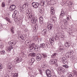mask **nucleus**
I'll use <instances>...</instances> for the list:
<instances>
[{
	"label": "nucleus",
	"instance_id": "64",
	"mask_svg": "<svg viewBox=\"0 0 77 77\" xmlns=\"http://www.w3.org/2000/svg\"><path fill=\"white\" fill-rule=\"evenodd\" d=\"M6 77H9V76H6Z\"/></svg>",
	"mask_w": 77,
	"mask_h": 77
},
{
	"label": "nucleus",
	"instance_id": "42",
	"mask_svg": "<svg viewBox=\"0 0 77 77\" xmlns=\"http://www.w3.org/2000/svg\"><path fill=\"white\" fill-rule=\"evenodd\" d=\"M68 77H73V76L72 75V74H68Z\"/></svg>",
	"mask_w": 77,
	"mask_h": 77
},
{
	"label": "nucleus",
	"instance_id": "58",
	"mask_svg": "<svg viewBox=\"0 0 77 77\" xmlns=\"http://www.w3.org/2000/svg\"><path fill=\"white\" fill-rule=\"evenodd\" d=\"M14 72H15V71H12V72H11V74H14V73H13Z\"/></svg>",
	"mask_w": 77,
	"mask_h": 77
},
{
	"label": "nucleus",
	"instance_id": "38",
	"mask_svg": "<svg viewBox=\"0 0 77 77\" xmlns=\"http://www.w3.org/2000/svg\"><path fill=\"white\" fill-rule=\"evenodd\" d=\"M66 56H67L68 57H69L70 56H71V53L70 52H68L66 53Z\"/></svg>",
	"mask_w": 77,
	"mask_h": 77
},
{
	"label": "nucleus",
	"instance_id": "45",
	"mask_svg": "<svg viewBox=\"0 0 77 77\" xmlns=\"http://www.w3.org/2000/svg\"><path fill=\"white\" fill-rule=\"evenodd\" d=\"M59 48V49H58V51H59V52H60L61 51H63V50L61 48Z\"/></svg>",
	"mask_w": 77,
	"mask_h": 77
},
{
	"label": "nucleus",
	"instance_id": "35",
	"mask_svg": "<svg viewBox=\"0 0 77 77\" xmlns=\"http://www.w3.org/2000/svg\"><path fill=\"white\" fill-rule=\"evenodd\" d=\"M2 7H4L5 6V3L4 2H2Z\"/></svg>",
	"mask_w": 77,
	"mask_h": 77
},
{
	"label": "nucleus",
	"instance_id": "1",
	"mask_svg": "<svg viewBox=\"0 0 77 77\" xmlns=\"http://www.w3.org/2000/svg\"><path fill=\"white\" fill-rule=\"evenodd\" d=\"M28 19H29L30 20H31V22L33 24H35L38 21V20L36 18H34L33 15H32V14L29 15Z\"/></svg>",
	"mask_w": 77,
	"mask_h": 77
},
{
	"label": "nucleus",
	"instance_id": "14",
	"mask_svg": "<svg viewBox=\"0 0 77 77\" xmlns=\"http://www.w3.org/2000/svg\"><path fill=\"white\" fill-rule=\"evenodd\" d=\"M62 61L64 64L65 65H67L68 64V62H67L66 60V59L65 58V57H63L62 58Z\"/></svg>",
	"mask_w": 77,
	"mask_h": 77
},
{
	"label": "nucleus",
	"instance_id": "9",
	"mask_svg": "<svg viewBox=\"0 0 77 77\" xmlns=\"http://www.w3.org/2000/svg\"><path fill=\"white\" fill-rule=\"evenodd\" d=\"M36 59L38 61L41 60L42 58V56L40 54H38L36 56Z\"/></svg>",
	"mask_w": 77,
	"mask_h": 77
},
{
	"label": "nucleus",
	"instance_id": "53",
	"mask_svg": "<svg viewBox=\"0 0 77 77\" xmlns=\"http://www.w3.org/2000/svg\"><path fill=\"white\" fill-rule=\"evenodd\" d=\"M2 66H2V65L0 64V69H2Z\"/></svg>",
	"mask_w": 77,
	"mask_h": 77
},
{
	"label": "nucleus",
	"instance_id": "11",
	"mask_svg": "<svg viewBox=\"0 0 77 77\" xmlns=\"http://www.w3.org/2000/svg\"><path fill=\"white\" fill-rule=\"evenodd\" d=\"M42 34L43 36L47 38L48 36L47 35V30L44 29L42 32Z\"/></svg>",
	"mask_w": 77,
	"mask_h": 77
},
{
	"label": "nucleus",
	"instance_id": "16",
	"mask_svg": "<svg viewBox=\"0 0 77 77\" xmlns=\"http://www.w3.org/2000/svg\"><path fill=\"white\" fill-rule=\"evenodd\" d=\"M27 7H28V3L26 2H24L23 6V9L25 8H24V9H26V8H27Z\"/></svg>",
	"mask_w": 77,
	"mask_h": 77
},
{
	"label": "nucleus",
	"instance_id": "41",
	"mask_svg": "<svg viewBox=\"0 0 77 77\" xmlns=\"http://www.w3.org/2000/svg\"><path fill=\"white\" fill-rule=\"evenodd\" d=\"M20 38L22 40H24V37L23 36V35H22L21 36H20Z\"/></svg>",
	"mask_w": 77,
	"mask_h": 77
},
{
	"label": "nucleus",
	"instance_id": "36",
	"mask_svg": "<svg viewBox=\"0 0 77 77\" xmlns=\"http://www.w3.org/2000/svg\"><path fill=\"white\" fill-rule=\"evenodd\" d=\"M57 55V53H55L52 55L51 57H55Z\"/></svg>",
	"mask_w": 77,
	"mask_h": 77
},
{
	"label": "nucleus",
	"instance_id": "25",
	"mask_svg": "<svg viewBox=\"0 0 77 77\" xmlns=\"http://www.w3.org/2000/svg\"><path fill=\"white\" fill-rule=\"evenodd\" d=\"M11 31L12 33H14V27H12L11 28Z\"/></svg>",
	"mask_w": 77,
	"mask_h": 77
},
{
	"label": "nucleus",
	"instance_id": "3",
	"mask_svg": "<svg viewBox=\"0 0 77 77\" xmlns=\"http://www.w3.org/2000/svg\"><path fill=\"white\" fill-rule=\"evenodd\" d=\"M53 27V25L51 24L48 23L47 24V29H48V32H51Z\"/></svg>",
	"mask_w": 77,
	"mask_h": 77
},
{
	"label": "nucleus",
	"instance_id": "56",
	"mask_svg": "<svg viewBox=\"0 0 77 77\" xmlns=\"http://www.w3.org/2000/svg\"><path fill=\"white\" fill-rule=\"evenodd\" d=\"M52 77H57L55 75H52Z\"/></svg>",
	"mask_w": 77,
	"mask_h": 77
},
{
	"label": "nucleus",
	"instance_id": "61",
	"mask_svg": "<svg viewBox=\"0 0 77 77\" xmlns=\"http://www.w3.org/2000/svg\"><path fill=\"white\" fill-rule=\"evenodd\" d=\"M9 68V69H12V68Z\"/></svg>",
	"mask_w": 77,
	"mask_h": 77
},
{
	"label": "nucleus",
	"instance_id": "48",
	"mask_svg": "<svg viewBox=\"0 0 77 77\" xmlns=\"http://www.w3.org/2000/svg\"><path fill=\"white\" fill-rule=\"evenodd\" d=\"M61 48H62V49L63 51V50H65L66 48H65L63 46H62V47Z\"/></svg>",
	"mask_w": 77,
	"mask_h": 77
},
{
	"label": "nucleus",
	"instance_id": "18",
	"mask_svg": "<svg viewBox=\"0 0 77 77\" xmlns=\"http://www.w3.org/2000/svg\"><path fill=\"white\" fill-rule=\"evenodd\" d=\"M58 70L59 71H61V72H64L65 71V69H64V68H63L62 67H58Z\"/></svg>",
	"mask_w": 77,
	"mask_h": 77
},
{
	"label": "nucleus",
	"instance_id": "55",
	"mask_svg": "<svg viewBox=\"0 0 77 77\" xmlns=\"http://www.w3.org/2000/svg\"><path fill=\"white\" fill-rule=\"evenodd\" d=\"M33 40H34V41H35L36 40V37H33Z\"/></svg>",
	"mask_w": 77,
	"mask_h": 77
},
{
	"label": "nucleus",
	"instance_id": "63",
	"mask_svg": "<svg viewBox=\"0 0 77 77\" xmlns=\"http://www.w3.org/2000/svg\"><path fill=\"white\" fill-rule=\"evenodd\" d=\"M34 77V76H33V75H32V76H31V77Z\"/></svg>",
	"mask_w": 77,
	"mask_h": 77
},
{
	"label": "nucleus",
	"instance_id": "23",
	"mask_svg": "<svg viewBox=\"0 0 77 77\" xmlns=\"http://www.w3.org/2000/svg\"><path fill=\"white\" fill-rule=\"evenodd\" d=\"M35 49L36 50H38V49H39L40 48V46H39L38 45H36L35 47Z\"/></svg>",
	"mask_w": 77,
	"mask_h": 77
},
{
	"label": "nucleus",
	"instance_id": "57",
	"mask_svg": "<svg viewBox=\"0 0 77 77\" xmlns=\"http://www.w3.org/2000/svg\"><path fill=\"white\" fill-rule=\"evenodd\" d=\"M70 53H72V54L73 53H74V52H73V51H70Z\"/></svg>",
	"mask_w": 77,
	"mask_h": 77
},
{
	"label": "nucleus",
	"instance_id": "52",
	"mask_svg": "<svg viewBox=\"0 0 77 77\" xmlns=\"http://www.w3.org/2000/svg\"><path fill=\"white\" fill-rule=\"evenodd\" d=\"M74 72L75 74H76V75L77 77V71L76 72V71H75V70H74Z\"/></svg>",
	"mask_w": 77,
	"mask_h": 77
},
{
	"label": "nucleus",
	"instance_id": "39",
	"mask_svg": "<svg viewBox=\"0 0 77 77\" xmlns=\"http://www.w3.org/2000/svg\"><path fill=\"white\" fill-rule=\"evenodd\" d=\"M66 65H64L63 66V67H64V68H68V66L66 65L67 64H65Z\"/></svg>",
	"mask_w": 77,
	"mask_h": 77
},
{
	"label": "nucleus",
	"instance_id": "6",
	"mask_svg": "<svg viewBox=\"0 0 77 77\" xmlns=\"http://www.w3.org/2000/svg\"><path fill=\"white\" fill-rule=\"evenodd\" d=\"M46 75L48 77H51V71L49 69H47L46 70Z\"/></svg>",
	"mask_w": 77,
	"mask_h": 77
},
{
	"label": "nucleus",
	"instance_id": "22",
	"mask_svg": "<svg viewBox=\"0 0 77 77\" xmlns=\"http://www.w3.org/2000/svg\"><path fill=\"white\" fill-rule=\"evenodd\" d=\"M63 22L65 26H68V21H67L66 20H64Z\"/></svg>",
	"mask_w": 77,
	"mask_h": 77
},
{
	"label": "nucleus",
	"instance_id": "51",
	"mask_svg": "<svg viewBox=\"0 0 77 77\" xmlns=\"http://www.w3.org/2000/svg\"><path fill=\"white\" fill-rule=\"evenodd\" d=\"M15 15H17V10H15L14 12Z\"/></svg>",
	"mask_w": 77,
	"mask_h": 77
},
{
	"label": "nucleus",
	"instance_id": "54",
	"mask_svg": "<svg viewBox=\"0 0 77 77\" xmlns=\"http://www.w3.org/2000/svg\"><path fill=\"white\" fill-rule=\"evenodd\" d=\"M33 63H32L31 62H30V63H29V65H32Z\"/></svg>",
	"mask_w": 77,
	"mask_h": 77
},
{
	"label": "nucleus",
	"instance_id": "62",
	"mask_svg": "<svg viewBox=\"0 0 77 77\" xmlns=\"http://www.w3.org/2000/svg\"><path fill=\"white\" fill-rule=\"evenodd\" d=\"M64 29H66V28H65V27H64Z\"/></svg>",
	"mask_w": 77,
	"mask_h": 77
},
{
	"label": "nucleus",
	"instance_id": "60",
	"mask_svg": "<svg viewBox=\"0 0 77 77\" xmlns=\"http://www.w3.org/2000/svg\"><path fill=\"white\" fill-rule=\"evenodd\" d=\"M11 2V0H9L8 1V3H9Z\"/></svg>",
	"mask_w": 77,
	"mask_h": 77
},
{
	"label": "nucleus",
	"instance_id": "31",
	"mask_svg": "<svg viewBox=\"0 0 77 77\" xmlns=\"http://www.w3.org/2000/svg\"><path fill=\"white\" fill-rule=\"evenodd\" d=\"M5 20H6V21H8V23H11V21H10V19L9 18H8V17H6L5 18Z\"/></svg>",
	"mask_w": 77,
	"mask_h": 77
},
{
	"label": "nucleus",
	"instance_id": "37",
	"mask_svg": "<svg viewBox=\"0 0 77 77\" xmlns=\"http://www.w3.org/2000/svg\"><path fill=\"white\" fill-rule=\"evenodd\" d=\"M30 47L31 50H35V47H34V46H33V45H32V46H31Z\"/></svg>",
	"mask_w": 77,
	"mask_h": 77
},
{
	"label": "nucleus",
	"instance_id": "21",
	"mask_svg": "<svg viewBox=\"0 0 77 77\" xmlns=\"http://www.w3.org/2000/svg\"><path fill=\"white\" fill-rule=\"evenodd\" d=\"M70 43L68 42H66V43L65 45V47L67 48L69 47V46H70Z\"/></svg>",
	"mask_w": 77,
	"mask_h": 77
},
{
	"label": "nucleus",
	"instance_id": "7",
	"mask_svg": "<svg viewBox=\"0 0 77 77\" xmlns=\"http://www.w3.org/2000/svg\"><path fill=\"white\" fill-rule=\"evenodd\" d=\"M16 9V6L14 4L11 5L9 7V10L10 11H13Z\"/></svg>",
	"mask_w": 77,
	"mask_h": 77
},
{
	"label": "nucleus",
	"instance_id": "15",
	"mask_svg": "<svg viewBox=\"0 0 77 77\" xmlns=\"http://www.w3.org/2000/svg\"><path fill=\"white\" fill-rule=\"evenodd\" d=\"M65 12L64 11H62L60 14V18H63L64 16H65Z\"/></svg>",
	"mask_w": 77,
	"mask_h": 77
},
{
	"label": "nucleus",
	"instance_id": "47",
	"mask_svg": "<svg viewBox=\"0 0 77 77\" xmlns=\"http://www.w3.org/2000/svg\"><path fill=\"white\" fill-rule=\"evenodd\" d=\"M39 19H40V20H43V17H42V16H40Z\"/></svg>",
	"mask_w": 77,
	"mask_h": 77
},
{
	"label": "nucleus",
	"instance_id": "28",
	"mask_svg": "<svg viewBox=\"0 0 77 77\" xmlns=\"http://www.w3.org/2000/svg\"><path fill=\"white\" fill-rule=\"evenodd\" d=\"M30 55H31V56L32 57H35V56L36 54H35L34 53H33L30 54Z\"/></svg>",
	"mask_w": 77,
	"mask_h": 77
},
{
	"label": "nucleus",
	"instance_id": "32",
	"mask_svg": "<svg viewBox=\"0 0 77 77\" xmlns=\"http://www.w3.org/2000/svg\"><path fill=\"white\" fill-rule=\"evenodd\" d=\"M38 25H37V24L35 25L34 26V30L38 29Z\"/></svg>",
	"mask_w": 77,
	"mask_h": 77
},
{
	"label": "nucleus",
	"instance_id": "12",
	"mask_svg": "<svg viewBox=\"0 0 77 77\" xmlns=\"http://www.w3.org/2000/svg\"><path fill=\"white\" fill-rule=\"evenodd\" d=\"M46 2V0H42L39 4L41 6H43L44 5H46L47 4V2Z\"/></svg>",
	"mask_w": 77,
	"mask_h": 77
},
{
	"label": "nucleus",
	"instance_id": "46",
	"mask_svg": "<svg viewBox=\"0 0 77 77\" xmlns=\"http://www.w3.org/2000/svg\"><path fill=\"white\" fill-rule=\"evenodd\" d=\"M14 77H18V74L15 73L13 75Z\"/></svg>",
	"mask_w": 77,
	"mask_h": 77
},
{
	"label": "nucleus",
	"instance_id": "13",
	"mask_svg": "<svg viewBox=\"0 0 77 77\" xmlns=\"http://www.w3.org/2000/svg\"><path fill=\"white\" fill-rule=\"evenodd\" d=\"M50 13L52 15H54L55 11L54 10V8H53V7H51V9H50Z\"/></svg>",
	"mask_w": 77,
	"mask_h": 77
},
{
	"label": "nucleus",
	"instance_id": "33",
	"mask_svg": "<svg viewBox=\"0 0 77 77\" xmlns=\"http://www.w3.org/2000/svg\"><path fill=\"white\" fill-rule=\"evenodd\" d=\"M38 71H39L40 74L41 75H42V70H41V69H38Z\"/></svg>",
	"mask_w": 77,
	"mask_h": 77
},
{
	"label": "nucleus",
	"instance_id": "40",
	"mask_svg": "<svg viewBox=\"0 0 77 77\" xmlns=\"http://www.w3.org/2000/svg\"><path fill=\"white\" fill-rule=\"evenodd\" d=\"M30 41L29 40H27L25 42L26 43V44H29V43L30 42Z\"/></svg>",
	"mask_w": 77,
	"mask_h": 77
},
{
	"label": "nucleus",
	"instance_id": "8",
	"mask_svg": "<svg viewBox=\"0 0 77 77\" xmlns=\"http://www.w3.org/2000/svg\"><path fill=\"white\" fill-rule=\"evenodd\" d=\"M32 5L34 8H38L39 6V4L38 2H33L32 4Z\"/></svg>",
	"mask_w": 77,
	"mask_h": 77
},
{
	"label": "nucleus",
	"instance_id": "44",
	"mask_svg": "<svg viewBox=\"0 0 77 77\" xmlns=\"http://www.w3.org/2000/svg\"><path fill=\"white\" fill-rule=\"evenodd\" d=\"M69 5L70 6H73V3L71 2H70Z\"/></svg>",
	"mask_w": 77,
	"mask_h": 77
},
{
	"label": "nucleus",
	"instance_id": "19",
	"mask_svg": "<svg viewBox=\"0 0 77 77\" xmlns=\"http://www.w3.org/2000/svg\"><path fill=\"white\" fill-rule=\"evenodd\" d=\"M40 48H45V45L44 43H42L39 45Z\"/></svg>",
	"mask_w": 77,
	"mask_h": 77
},
{
	"label": "nucleus",
	"instance_id": "43",
	"mask_svg": "<svg viewBox=\"0 0 77 77\" xmlns=\"http://www.w3.org/2000/svg\"><path fill=\"white\" fill-rule=\"evenodd\" d=\"M71 18V16H68L67 17V20H70V19Z\"/></svg>",
	"mask_w": 77,
	"mask_h": 77
},
{
	"label": "nucleus",
	"instance_id": "26",
	"mask_svg": "<svg viewBox=\"0 0 77 77\" xmlns=\"http://www.w3.org/2000/svg\"><path fill=\"white\" fill-rule=\"evenodd\" d=\"M0 53H1V54H3V55L5 54H6V52L5 51L2 50L0 51Z\"/></svg>",
	"mask_w": 77,
	"mask_h": 77
},
{
	"label": "nucleus",
	"instance_id": "10",
	"mask_svg": "<svg viewBox=\"0 0 77 77\" xmlns=\"http://www.w3.org/2000/svg\"><path fill=\"white\" fill-rule=\"evenodd\" d=\"M16 44V42L15 41H11L8 42L9 45L13 46L15 45Z\"/></svg>",
	"mask_w": 77,
	"mask_h": 77
},
{
	"label": "nucleus",
	"instance_id": "59",
	"mask_svg": "<svg viewBox=\"0 0 77 77\" xmlns=\"http://www.w3.org/2000/svg\"><path fill=\"white\" fill-rule=\"evenodd\" d=\"M24 8H22V9H20V10H21V11H23V9Z\"/></svg>",
	"mask_w": 77,
	"mask_h": 77
},
{
	"label": "nucleus",
	"instance_id": "17",
	"mask_svg": "<svg viewBox=\"0 0 77 77\" xmlns=\"http://www.w3.org/2000/svg\"><path fill=\"white\" fill-rule=\"evenodd\" d=\"M14 47L12 46H10L8 48H6V51H8V52H9V51H11V50Z\"/></svg>",
	"mask_w": 77,
	"mask_h": 77
},
{
	"label": "nucleus",
	"instance_id": "20",
	"mask_svg": "<svg viewBox=\"0 0 77 77\" xmlns=\"http://www.w3.org/2000/svg\"><path fill=\"white\" fill-rule=\"evenodd\" d=\"M27 14L29 15H29H33V14H32V13H30V12H29V11L27 10L26 11V15H27Z\"/></svg>",
	"mask_w": 77,
	"mask_h": 77
},
{
	"label": "nucleus",
	"instance_id": "50",
	"mask_svg": "<svg viewBox=\"0 0 77 77\" xmlns=\"http://www.w3.org/2000/svg\"><path fill=\"white\" fill-rule=\"evenodd\" d=\"M70 2H69V1H67L66 2V4H68L69 5V4Z\"/></svg>",
	"mask_w": 77,
	"mask_h": 77
},
{
	"label": "nucleus",
	"instance_id": "29",
	"mask_svg": "<svg viewBox=\"0 0 77 77\" xmlns=\"http://www.w3.org/2000/svg\"><path fill=\"white\" fill-rule=\"evenodd\" d=\"M52 19L53 21H56V20H57V18L56 17H52Z\"/></svg>",
	"mask_w": 77,
	"mask_h": 77
},
{
	"label": "nucleus",
	"instance_id": "4",
	"mask_svg": "<svg viewBox=\"0 0 77 77\" xmlns=\"http://www.w3.org/2000/svg\"><path fill=\"white\" fill-rule=\"evenodd\" d=\"M22 61V58L21 57H18L16 58L14 61V63H20V62Z\"/></svg>",
	"mask_w": 77,
	"mask_h": 77
},
{
	"label": "nucleus",
	"instance_id": "5",
	"mask_svg": "<svg viewBox=\"0 0 77 77\" xmlns=\"http://www.w3.org/2000/svg\"><path fill=\"white\" fill-rule=\"evenodd\" d=\"M56 41V37H53V38H50L49 39V42L51 45H53L54 44V42Z\"/></svg>",
	"mask_w": 77,
	"mask_h": 77
},
{
	"label": "nucleus",
	"instance_id": "27",
	"mask_svg": "<svg viewBox=\"0 0 77 77\" xmlns=\"http://www.w3.org/2000/svg\"><path fill=\"white\" fill-rule=\"evenodd\" d=\"M42 55H43V57H44V58L47 57V55L46 53L42 54Z\"/></svg>",
	"mask_w": 77,
	"mask_h": 77
},
{
	"label": "nucleus",
	"instance_id": "2",
	"mask_svg": "<svg viewBox=\"0 0 77 77\" xmlns=\"http://www.w3.org/2000/svg\"><path fill=\"white\" fill-rule=\"evenodd\" d=\"M49 63L51 65H55L56 66H58V64L57 63V59H53L50 61Z\"/></svg>",
	"mask_w": 77,
	"mask_h": 77
},
{
	"label": "nucleus",
	"instance_id": "30",
	"mask_svg": "<svg viewBox=\"0 0 77 77\" xmlns=\"http://www.w3.org/2000/svg\"><path fill=\"white\" fill-rule=\"evenodd\" d=\"M58 47H59V48H61L63 46L62 44L61 43H58Z\"/></svg>",
	"mask_w": 77,
	"mask_h": 77
},
{
	"label": "nucleus",
	"instance_id": "34",
	"mask_svg": "<svg viewBox=\"0 0 77 77\" xmlns=\"http://www.w3.org/2000/svg\"><path fill=\"white\" fill-rule=\"evenodd\" d=\"M35 59H34L33 58L29 60V61H31V62L33 63H34V62H35Z\"/></svg>",
	"mask_w": 77,
	"mask_h": 77
},
{
	"label": "nucleus",
	"instance_id": "49",
	"mask_svg": "<svg viewBox=\"0 0 77 77\" xmlns=\"http://www.w3.org/2000/svg\"><path fill=\"white\" fill-rule=\"evenodd\" d=\"M39 23L41 24H43V20H40L39 21Z\"/></svg>",
	"mask_w": 77,
	"mask_h": 77
},
{
	"label": "nucleus",
	"instance_id": "24",
	"mask_svg": "<svg viewBox=\"0 0 77 77\" xmlns=\"http://www.w3.org/2000/svg\"><path fill=\"white\" fill-rule=\"evenodd\" d=\"M46 45L47 48H50V44L49 43V42H46Z\"/></svg>",
	"mask_w": 77,
	"mask_h": 77
}]
</instances>
